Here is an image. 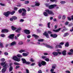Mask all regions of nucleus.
Masks as SVG:
<instances>
[{"label":"nucleus","instance_id":"f257e3e1","mask_svg":"<svg viewBox=\"0 0 73 73\" xmlns=\"http://www.w3.org/2000/svg\"><path fill=\"white\" fill-rule=\"evenodd\" d=\"M46 12H44L43 13V15L45 16H48V15H54V13L52 11L49 10L48 9H47L45 10Z\"/></svg>","mask_w":73,"mask_h":73},{"label":"nucleus","instance_id":"09e8293b","mask_svg":"<svg viewBox=\"0 0 73 73\" xmlns=\"http://www.w3.org/2000/svg\"><path fill=\"white\" fill-rule=\"evenodd\" d=\"M5 36V35H4V34H2L1 35V36L2 37H4Z\"/></svg>","mask_w":73,"mask_h":73},{"label":"nucleus","instance_id":"f3484780","mask_svg":"<svg viewBox=\"0 0 73 73\" xmlns=\"http://www.w3.org/2000/svg\"><path fill=\"white\" fill-rule=\"evenodd\" d=\"M46 47L47 48H50V49H53V47L49 46L48 45L46 44Z\"/></svg>","mask_w":73,"mask_h":73},{"label":"nucleus","instance_id":"4c0bfd02","mask_svg":"<svg viewBox=\"0 0 73 73\" xmlns=\"http://www.w3.org/2000/svg\"><path fill=\"white\" fill-rule=\"evenodd\" d=\"M0 46L1 47V48H3V43H2L0 42Z\"/></svg>","mask_w":73,"mask_h":73},{"label":"nucleus","instance_id":"0eeeda50","mask_svg":"<svg viewBox=\"0 0 73 73\" xmlns=\"http://www.w3.org/2000/svg\"><path fill=\"white\" fill-rule=\"evenodd\" d=\"M24 31L26 35H29L30 33H31V32H30L29 30L25 29L24 30Z\"/></svg>","mask_w":73,"mask_h":73},{"label":"nucleus","instance_id":"2eb2a0df","mask_svg":"<svg viewBox=\"0 0 73 73\" xmlns=\"http://www.w3.org/2000/svg\"><path fill=\"white\" fill-rule=\"evenodd\" d=\"M16 42L15 41H14L11 43L10 45L11 46H13V45H16Z\"/></svg>","mask_w":73,"mask_h":73},{"label":"nucleus","instance_id":"e2e57ef3","mask_svg":"<svg viewBox=\"0 0 73 73\" xmlns=\"http://www.w3.org/2000/svg\"><path fill=\"white\" fill-rule=\"evenodd\" d=\"M37 31L38 32H39V33H40V32H41V30H39V29H37Z\"/></svg>","mask_w":73,"mask_h":73},{"label":"nucleus","instance_id":"6ab92c4d","mask_svg":"<svg viewBox=\"0 0 73 73\" xmlns=\"http://www.w3.org/2000/svg\"><path fill=\"white\" fill-rule=\"evenodd\" d=\"M69 34L68 33H66L64 34L63 37H66L67 36H69Z\"/></svg>","mask_w":73,"mask_h":73},{"label":"nucleus","instance_id":"bf43d9fd","mask_svg":"<svg viewBox=\"0 0 73 73\" xmlns=\"http://www.w3.org/2000/svg\"><path fill=\"white\" fill-rule=\"evenodd\" d=\"M13 63H11L9 64V66L10 67H12V65Z\"/></svg>","mask_w":73,"mask_h":73},{"label":"nucleus","instance_id":"79ce46f5","mask_svg":"<svg viewBox=\"0 0 73 73\" xmlns=\"http://www.w3.org/2000/svg\"><path fill=\"white\" fill-rule=\"evenodd\" d=\"M50 22L48 23L47 24L48 27L49 28H50Z\"/></svg>","mask_w":73,"mask_h":73},{"label":"nucleus","instance_id":"ea45409f","mask_svg":"<svg viewBox=\"0 0 73 73\" xmlns=\"http://www.w3.org/2000/svg\"><path fill=\"white\" fill-rule=\"evenodd\" d=\"M18 44L19 45H23V42L22 41L19 42L18 43Z\"/></svg>","mask_w":73,"mask_h":73},{"label":"nucleus","instance_id":"c85d7f7f","mask_svg":"<svg viewBox=\"0 0 73 73\" xmlns=\"http://www.w3.org/2000/svg\"><path fill=\"white\" fill-rule=\"evenodd\" d=\"M25 51L24 50H21L19 51V53H23V52H25Z\"/></svg>","mask_w":73,"mask_h":73},{"label":"nucleus","instance_id":"c756f323","mask_svg":"<svg viewBox=\"0 0 73 73\" xmlns=\"http://www.w3.org/2000/svg\"><path fill=\"white\" fill-rule=\"evenodd\" d=\"M5 63H6V62L1 63V66H3V65H5Z\"/></svg>","mask_w":73,"mask_h":73},{"label":"nucleus","instance_id":"423d86ee","mask_svg":"<svg viewBox=\"0 0 73 73\" xmlns=\"http://www.w3.org/2000/svg\"><path fill=\"white\" fill-rule=\"evenodd\" d=\"M57 7V5L56 4L51 5L49 6L48 8L50 9H52Z\"/></svg>","mask_w":73,"mask_h":73},{"label":"nucleus","instance_id":"e433bc0d","mask_svg":"<svg viewBox=\"0 0 73 73\" xmlns=\"http://www.w3.org/2000/svg\"><path fill=\"white\" fill-rule=\"evenodd\" d=\"M22 10L24 12H27V10L25 9L24 8H22Z\"/></svg>","mask_w":73,"mask_h":73},{"label":"nucleus","instance_id":"f03ea898","mask_svg":"<svg viewBox=\"0 0 73 73\" xmlns=\"http://www.w3.org/2000/svg\"><path fill=\"white\" fill-rule=\"evenodd\" d=\"M15 13V11H13L12 12H11L10 11H8L6 12H5L3 13V15L6 16V17H8L9 15H13V14Z\"/></svg>","mask_w":73,"mask_h":73},{"label":"nucleus","instance_id":"c03bdc74","mask_svg":"<svg viewBox=\"0 0 73 73\" xmlns=\"http://www.w3.org/2000/svg\"><path fill=\"white\" fill-rule=\"evenodd\" d=\"M45 5L46 7H48L49 8V3L46 4Z\"/></svg>","mask_w":73,"mask_h":73},{"label":"nucleus","instance_id":"9d476101","mask_svg":"<svg viewBox=\"0 0 73 73\" xmlns=\"http://www.w3.org/2000/svg\"><path fill=\"white\" fill-rule=\"evenodd\" d=\"M14 37H15V34H12L11 35H10L8 37L9 38H11L12 40L14 38Z\"/></svg>","mask_w":73,"mask_h":73},{"label":"nucleus","instance_id":"58836bf2","mask_svg":"<svg viewBox=\"0 0 73 73\" xmlns=\"http://www.w3.org/2000/svg\"><path fill=\"white\" fill-rule=\"evenodd\" d=\"M5 59L4 58H2L1 59V61L2 62H4V61H5Z\"/></svg>","mask_w":73,"mask_h":73},{"label":"nucleus","instance_id":"f704fd0d","mask_svg":"<svg viewBox=\"0 0 73 73\" xmlns=\"http://www.w3.org/2000/svg\"><path fill=\"white\" fill-rule=\"evenodd\" d=\"M3 67L5 69H7V64H5L3 66Z\"/></svg>","mask_w":73,"mask_h":73},{"label":"nucleus","instance_id":"5fc2aeb1","mask_svg":"<svg viewBox=\"0 0 73 73\" xmlns=\"http://www.w3.org/2000/svg\"><path fill=\"white\" fill-rule=\"evenodd\" d=\"M0 5H1V6H5V4H3V3H0Z\"/></svg>","mask_w":73,"mask_h":73},{"label":"nucleus","instance_id":"603ef678","mask_svg":"<svg viewBox=\"0 0 73 73\" xmlns=\"http://www.w3.org/2000/svg\"><path fill=\"white\" fill-rule=\"evenodd\" d=\"M30 61L31 62H34V60L32 58H31L30 59Z\"/></svg>","mask_w":73,"mask_h":73},{"label":"nucleus","instance_id":"5701e85b","mask_svg":"<svg viewBox=\"0 0 73 73\" xmlns=\"http://www.w3.org/2000/svg\"><path fill=\"white\" fill-rule=\"evenodd\" d=\"M69 46V42H66L65 44V46L66 47H68Z\"/></svg>","mask_w":73,"mask_h":73},{"label":"nucleus","instance_id":"2f4dec72","mask_svg":"<svg viewBox=\"0 0 73 73\" xmlns=\"http://www.w3.org/2000/svg\"><path fill=\"white\" fill-rule=\"evenodd\" d=\"M52 68L53 69H56V65H53Z\"/></svg>","mask_w":73,"mask_h":73},{"label":"nucleus","instance_id":"72a5a7b5","mask_svg":"<svg viewBox=\"0 0 73 73\" xmlns=\"http://www.w3.org/2000/svg\"><path fill=\"white\" fill-rule=\"evenodd\" d=\"M18 12L20 13H22V12H23V11H22V9H20V10L18 11Z\"/></svg>","mask_w":73,"mask_h":73},{"label":"nucleus","instance_id":"f8f14e48","mask_svg":"<svg viewBox=\"0 0 73 73\" xmlns=\"http://www.w3.org/2000/svg\"><path fill=\"white\" fill-rule=\"evenodd\" d=\"M32 36L33 37H34L35 39H37V38H38V37H39L36 34H33L32 35Z\"/></svg>","mask_w":73,"mask_h":73},{"label":"nucleus","instance_id":"473e14b6","mask_svg":"<svg viewBox=\"0 0 73 73\" xmlns=\"http://www.w3.org/2000/svg\"><path fill=\"white\" fill-rule=\"evenodd\" d=\"M67 30H68V29L65 28L63 29L62 30L61 32H64V31H67Z\"/></svg>","mask_w":73,"mask_h":73},{"label":"nucleus","instance_id":"9b49d317","mask_svg":"<svg viewBox=\"0 0 73 73\" xmlns=\"http://www.w3.org/2000/svg\"><path fill=\"white\" fill-rule=\"evenodd\" d=\"M50 36L53 38H56L57 37V35L56 34H52L50 35Z\"/></svg>","mask_w":73,"mask_h":73},{"label":"nucleus","instance_id":"cd10ccee","mask_svg":"<svg viewBox=\"0 0 73 73\" xmlns=\"http://www.w3.org/2000/svg\"><path fill=\"white\" fill-rule=\"evenodd\" d=\"M39 42H43L44 41V39H40L38 40Z\"/></svg>","mask_w":73,"mask_h":73},{"label":"nucleus","instance_id":"6e6d98bb","mask_svg":"<svg viewBox=\"0 0 73 73\" xmlns=\"http://www.w3.org/2000/svg\"><path fill=\"white\" fill-rule=\"evenodd\" d=\"M10 20L11 21H13V19L12 18H11L10 19Z\"/></svg>","mask_w":73,"mask_h":73},{"label":"nucleus","instance_id":"6e6552de","mask_svg":"<svg viewBox=\"0 0 73 73\" xmlns=\"http://www.w3.org/2000/svg\"><path fill=\"white\" fill-rule=\"evenodd\" d=\"M43 35H44V36H45L47 38H49V34H48V33H47V32H46L45 31L43 33Z\"/></svg>","mask_w":73,"mask_h":73},{"label":"nucleus","instance_id":"49530a36","mask_svg":"<svg viewBox=\"0 0 73 73\" xmlns=\"http://www.w3.org/2000/svg\"><path fill=\"white\" fill-rule=\"evenodd\" d=\"M65 18H66V17H65V16L63 15L62 17V20H65Z\"/></svg>","mask_w":73,"mask_h":73},{"label":"nucleus","instance_id":"1a4fd4ad","mask_svg":"<svg viewBox=\"0 0 73 73\" xmlns=\"http://www.w3.org/2000/svg\"><path fill=\"white\" fill-rule=\"evenodd\" d=\"M9 32V30L8 29H2L1 31V32L2 33H8Z\"/></svg>","mask_w":73,"mask_h":73},{"label":"nucleus","instance_id":"aec40b11","mask_svg":"<svg viewBox=\"0 0 73 73\" xmlns=\"http://www.w3.org/2000/svg\"><path fill=\"white\" fill-rule=\"evenodd\" d=\"M17 29L15 27H14L13 26H11V29L13 31H15Z\"/></svg>","mask_w":73,"mask_h":73},{"label":"nucleus","instance_id":"4d7b16f0","mask_svg":"<svg viewBox=\"0 0 73 73\" xmlns=\"http://www.w3.org/2000/svg\"><path fill=\"white\" fill-rule=\"evenodd\" d=\"M48 33L49 34H52V32H51L50 31H48Z\"/></svg>","mask_w":73,"mask_h":73},{"label":"nucleus","instance_id":"dca6fc26","mask_svg":"<svg viewBox=\"0 0 73 73\" xmlns=\"http://www.w3.org/2000/svg\"><path fill=\"white\" fill-rule=\"evenodd\" d=\"M61 29V28H59L56 30H53V32H59V31H60Z\"/></svg>","mask_w":73,"mask_h":73},{"label":"nucleus","instance_id":"39448f33","mask_svg":"<svg viewBox=\"0 0 73 73\" xmlns=\"http://www.w3.org/2000/svg\"><path fill=\"white\" fill-rule=\"evenodd\" d=\"M13 59L14 61H17V62H19V61H20L21 60V59L20 58H17V56H14L13 57Z\"/></svg>","mask_w":73,"mask_h":73},{"label":"nucleus","instance_id":"a211bd4d","mask_svg":"<svg viewBox=\"0 0 73 73\" xmlns=\"http://www.w3.org/2000/svg\"><path fill=\"white\" fill-rule=\"evenodd\" d=\"M6 71H7V69L6 68H3L2 69L1 72L2 73H4L5 72H6Z\"/></svg>","mask_w":73,"mask_h":73},{"label":"nucleus","instance_id":"ddd939ff","mask_svg":"<svg viewBox=\"0 0 73 73\" xmlns=\"http://www.w3.org/2000/svg\"><path fill=\"white\" fill-rule=\"evenodd\" d=\"M52 54L54 55V56H57L58 55V53L57 52H52Z\"/></svg>","mask_w":73,"mask_h":73},{"label":"nucleus","instance_id":"de8ad7c7","mask_svg":"<svg viewBox=\"0 0 73 73\" xmlns=\"http://www.w3.org/2000/svg\"><path fill=\"white\" fill-rule=\"evenodd\" d=\"M20 67V66H16V67H15V69H17L19 68Z\"/></svg>","mask_w":73,"mask_h":73},{"label":"nucleus","instance_id":"b1692460","mask_svg":"<svg viewBox=\"0 0 73 73\" xmlns=\"http://www.w3.org/2000/svg\"><path fill=\"white\" fill-rule=\"evenodd\" d=\"M22 55L23 56H24V57H26V56H28V54L24 52L23 53Z\"/></svg>","mask_w":73,"mask_h":73},{"label":"nucleus","instance_id":"412c9836","mask_svg":"<svg viewBox=\"0 0 73 73\" xmlns=\"http://www.w3.org/2000/svg\"><path fill=\"white\" fill-rule=\"evenodd\" d=\"M27 15V13L26 12H23L22 13V15L23 16H25Z\"/></svg>","mask_w":73,"mask_h":73},{"label":"nucleus","instance_id":"393cba45","mask_svg":"<svg viewBox=\"0 0 73 73\" xmlns=\"http://www.w3.org/2000/svg\"><path fill=\"white\" fill-rule=\"evenodd\" d=\"M12 18H13V20H17V17L16 16H13L12 17Z\"/></svg>","mask_w":73,"mask_h":73},{"label":"nucleus","instance_id":"69168bd1","mask_svg":"<svg viewBox=\"0 0 73 73\" xmlns=\"http://www.w3.org/2000/svg\"><path fill=\"white\" fill-rule=\"evenodd\" d=\"M54 69L52 68L50 70V72H53L54 71Z\"/></svg>","mask_w":73,"mask_h":73},{"label":"nucleus","instance_id":"7c9ffc66","mask_svg":"<svg viewBox=\"0 0 73 73\" xmlns=\"http://www.w3.org/2000/svg\"><path fill=\"white\" fill-rule=\"evenodd\" d=\"M13 69V67H10L9 68V71L10 72H11V71H12V70Z\"/></svg>","mask_w":73,"mask_h":73},{"label":"nucleus","instance_id":"4be33fe9","mask_svg":"<svg viewBox=\"0 0 73 73\" xmlns=\"http://www.w3.org/2000/svg\"><path fill=\"white\" fill-rule=\"evenodd\" d=\"M35 3V6H38L40 5V3H38V1H36Z\"/></svg>","mask_w":73,"mask_h":73},{"label":"nucleus","instance_id":"7ed1b4c3","mask_svg":"<svg viewBox=\"0 0 73 73\" xmlns=\"http://www.w3.org/2000/svg\"><path fill=\"white\" fill-rule=\"evenodd\" d=\"M38 66L39 67H41L42 65L43 66H44L45 65H46V63L44 61L42 60L41 62H38Z\"/></svg>","mask_w":73,"mask_h":73},{"label":"nucleus","instance_id":"4468645a","mask_svg":"<svg viewBox=\"0 0 73 73\" xmlns=\"http://www.w3.org/2000/svg\"><path fill=\"white\" fill-rule=\"evenodd\" d=\"M66 51L65 50H63L62 52V54H63V56H66Z\"/></svg>","mask_w":73,"mask_h":73},{"label":"nucleus","instance_id":"a19ab883","mask_svg":"<svg viewBox=\"0 0 73 73\" xmlns=\"http://www.w3.org/2000/svg\"><path fill=\"white\" fill-rule=\"evenodd\" d=\"M29 1H25V4H29Z\"/></svg>","mask_w":73,"mask_h":73},{"label":"nucleus","instance_id":"680f3d73","mask_svg":"<svg viewBox=\"0 0 73 73\" xmlns=\"http://www.w3.org/2000/svg\"><path fill=\"white\" fill-rule=\"evenodd\" d=\"M31 35H28L27 36V38H31Z\"/></svg>","mask_w":73,"mask_h":73},{"label":"nucleus","instance_id":"13d9d810","mask_svg":"<svg viewBox=\"0 0 73 73\" xmlns=\"http://www.w3.org/2000/svg\"><path fill=\"white\" fill-rule=\"evenodd\" d=\"M67 18L68 19V20H69V21H71L72 20V18L68 17H67Z\"/></svg>","mask_w":73,"mask_h":73},{"label":"nucleus","instance_id":"3c124183","mask_svg":"<svg viewBox=\"0 0 73 73\" xmlns=\"http://www.w3.org/2000/svg\"><path fill=\"white\" fill-rule=\"evenodd\" d=\"M42 58L43 59H45V58H46V56H42Z\"/></svg>","mask_w":73,"mask_h":73},{"label":"nucleus","instance_id":"052dcab7","mask_svg":"<svg viewBox=\"0 0 73 73\" xmlns=\"http://www.w3.org/2000/svg\"><path fill=\"white\" fill-rule=\"evenodd\" d=\"M20 22H23V21H24V20L23 19H21L20 20Z\"/></svg>","mask_w":73,"mask_h":73},{"label":"nucleus","instance_id":"37998d69","mask_svg":"<svg viewBox=\"0 0 73 73\" xmlns=\"http://www.w3.org/2000/svg\"><path fill=\"white\" fill-rule=\"evenodd\" d=\"M14 65H20V64H19V63H17L16 62H15L14 63Z\"/></svg>","mask_w":73,"mask_h":73},{"label":"nucleus","instance_id":"0e129e2a","mask_svg":"<svg viewBox=\"0 0 73 73\" xmlns=\"http://www.w3.org/2000/svg\"><path fill=\"white\" fill-rule=\"evenodd\" d=\"M66 73H70V72L69 70H66Z\"/></svg>","mask_w":73,"mask_h":73},{"label":"nucleus","instance_id":"8fccbe9b","mask_svg":"<svg viewBox=\"0 0 73 73\" xmlns=\"http://www.w3.org/2000/svg\"><path fill=\"white\" fill-rule=\"evenodd\" d=\"M68 24H69V22H68V21H66L65 23V25H68Z\"/></svg>","mask_w":73,"mask_h":73},{"label":"nucleus","instance_id":"a18cd8bd","mask_svg":"<svg viewBox=\"0 0 73 73\" xmlns=\"http://www.w3.org/2000/svg\"><path fill=\"white\" fill-rule=\"evenodd\" d=\"M4 54L6 56H8V53L7 52H4Z\"/></svg>","mask_w":73,"mask_h":73},{"label":"nucleus","instance_id":"864d4df0","mask_svg":"<svg viewBox=\"0 0 73 73\" xmlns=\"http://www.w3.org/2000/svg\"><path fill=\"white\" fill-rule=\"evenodd\" d=\"M45 61H47V62H48V61H49V59L48 58H46L45 59Z\"/></svg>","mask_w":73,"mask_h":73},{"label":"nucleus","instance_id":"338daca9","mask_svg":"<svg viewBox=\"0 0 73 73\" xmlns=\"http://www.w3.org/2000/svg\"><path fill=\"white\" fill-rule=\"evenodd\" d=\"M26 70L27 73H29V70H28V69H26Z\"/></svg>","mask_w":73,"mask_h":73},{"label":"nucleus","instance_id":"774afa93","mask_svg":"<svg viewBox=\"0 0 73 73\" xmlns=\"http://www.w3.org/2000/svg\"><path fill=\"white\" fill-rule=\"evenodd\" d=\"M38 73H42V71L41 70H40L38 71Z\"/></svg>","mask_w":73,"mask_h":73},{"label":"nucleus","instance_id":"bb28decb","mask_svg":"<svg viewBox=\"0 0 73 73\" xmlns=\"http://www.w3.org/2000/svg\"><path fill=\"white\" fill-rule=\"evenodd\" d=\"M56 48H62V46L61 45H57L56 46Z\"/></svg>","mask_w":73,"mask_h":73},{"label":"nucleus","instance_id":"c9c22d12","mask_svg":"<svg viewBox=\"0 0 73 73\" xmlns=\"http://www.w3.org/2000/svg\"><path fill=\"white\" fill-rule=\"evenodd\" d=\"M60 3H61V4H65V3H66V2L65 1H62L61 2H60Z\"/></svg>","mask_w":73,"mask_h":73},{"label":"nucleus","instance_id":"20e7f679","mask_svg":"<svg viewBox=\"0 0 73 73\" xmlns=\"http://www.w3.org/2000/svg\"><path fill=\"white\" fill-rule=\"evenodd\" d=\"M23 64H26L27 65H29L31 64V62H27L25 59L23 58L21 59Z\"/></svg>","mask_w":73,"mask_h":73},{"label":"nucleus","instance_id":"a878e982","mask_svg":"<svg viewBox=\"0 0 73 73\" xmlns=\"http://www.w3.org/2000/svg\"><path fill=\"white\" fill-rule=\"evenodd\" d=\"M17 57H18V58H21L22 57V55L20 54H18L17 55Z\"/></svg>","mask_w":73,"mask_h":73}]
</instances>
